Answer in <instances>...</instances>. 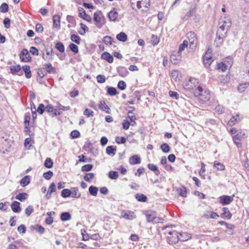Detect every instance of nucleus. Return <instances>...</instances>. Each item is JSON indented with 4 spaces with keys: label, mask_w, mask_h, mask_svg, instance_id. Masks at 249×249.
<instances>
[{
    "label": "nucleus",
    "mask_w": 249,
    "mask_h": 249,
    "mask_svg": "<svg viewBox=\"0 0 249 249\" xmlns=\"http://www.w3.org/2000/svg\"><path fill=\"white\" fill-rule=\"evenodd\" d=\"M239 135H235L233 137L232 139L234 141V143L237 145V146L239 147L241 145V143L240 142V139Z\"/></svg>",
    "instance_id": "obj_55"
},
{
    "label": "nucleus",
    "mask_w": 249,
    "mask_h": 249,
    "mask_svg": "<svg viewBox=\"0 0 249 249\" xmlns=\"http://www.w3.org/2000/svg\"><path fill=\"white\" fill-rule=\"evenodd\" d=\"M45 68L47 71L49 73H54L55 72V69L52 66L51 64L47 63L45 64Z\"/></svg>",
    "instance_id": "obj_43"
},
{
    "label": "nucleus",
    "mask_w": 249,
    "mask_h": 249,
    "mask_svg": "<svg viewBox=\"0 0 249 249\" xmlns=\"http://www.w3.org/2000/svg\"><path fill=\"white\" fill-rule=\"evenodd\" d=\"M181 54L177 51L173 52L170 56V61L174 65H177L181 61Z\"/></svg>",
    "instance_id": "obj_6"
},
{
    "label": "nucleus",
    "mask_w": 249,
    "mask_h": 249,
    "mask_svg": "<svg viewBox=\"0 0 249 249\" xmlns=\"http://www.w3.org/2000/svg\"><path fill=\"white\" fill-rule=\"evenodd\" d=\"M108 177L112 179H116L118 177V173L116 171H111L108 172Z\"/></svg>",
    "instance_id": "obj_46"
},
{
    "label": "nucleus",
    "mask_w": 249,
    "mask_h": 249,
    "mask_svg": "<svg viewBox=\"0 0 249 249\" xmlns=\"http://www.w3.org/2000/svg\"><path fill=\"white\" fill-rule=\"evenodd\" d=\"M223 213L221 214V217L223 218L230 219L231 218L232 214L230 212L228 208L224 207L222 209Z\"/></svg>",
    "instance_id": "obj_20"
},
{
    "label": "nucleus",
    "mask_w": 249,
    "mask_h": 249,
    "mask_svg": "<svg viewBox=\"0 0 249 249\" xmlns=\"http://www.w3.org/2000/svg\"><path fill=\"white\" fill-rule=\"evenodd\" d=\"M55 48L61 53H63L65 51L64 45L60 42H57L56 44Z\"/></svg>",
    "instance_id": "obj_49"
},
{
    "label": "nucleus",
    "mask_w": 249,
    "mask_h": 249,
    "mask_svg": "<svg viewBox=\"0 0 249 249\" xmlns=\"http://www.w3.org/2000/svg\"><path fill=\"white\" fill-rule=\"evenodd\" d=\"M89 192L90 195H91L93 196H96L97 195V192L98 189L97 187L93 186H90L89 187Z\"/></svg>",
    "instance_id": "obj_45"
},
{
    "label": "nucleus",
    "mask_w": 249,
    "mask_h": 249,
    "mask_svg": "<svg viewBox=\"0 0 249 249\" xmlns=\"http://www.w3.org/2000/svg\"><path fill=\"white\" fill-rule=\"evenodd\" d=\"M71 191L68 189H64L61 192V196L64 198L71 196Z\"/></svg>",
    "instance_id": "obj_44"
},
{
    "label": "nucleus",
    "mask_w": 249,
    "mask_h": 249,
    "mask_svg": "<svg viewBox=\"0 0 249 249\" xmlns=\"http://www.w3.org/2000/svg\"><path fill=\"white\" fill-rule=\"evenodd\" d=\"M19 57L21 60L24 62H29L31 60V57L30 56L28 51L25 49L21 51Z\"/></svg>",
    "instance_id": "obj_8"
},
{
    "label": "nucleus",
    "mask_w": 249,
    "mask_h": 249,
    "mask_svg": "<svg viewBox=\"0 0 249 249\" xmlns=\"http://www.w3.org/2000/svg\"><path fill=\"white\" fill-rule=\"evenodd\" d=\"M79 17L83 19L90 22L91 21V18L89 15L86 14L85 10L82 7L78 8Z\"/></svg>",
    "instance_id": "obj_13"
},
{
    "label": "nucleus",
    "mask_w": 249,
    "mask_h": 249,
    "mask_svg": "<svg viewBox=\"0 0 249 249\" xmlns=\"http://www.w3.org/2000/svg\"><path fill=\"white\" fill-rule=\"evenodd\" d=\"M196 83H198L197 80L194 78H191L186 83L184 84L183 88L189 90L192 89L194 88L193 86L195 87L196 86L195 85Z\"/></svg>",
    "instance_id": "obj_11"
},
{
    "label": "nucleus",
    "mask_w": 249,
    "mask_h": 249,
    "mask_svg": "<svg viewBox=\"0 0 249 249\" xmlns=\"http://www.w3.org/2000/svg\"><path fill=\"white\" fill-rule=\"evenodd\" d=\"M241 121V118L239 114H236L233 115L232 118L228 122V124L231 126L234 125Z\"/></svg>",
    "instance_id": "obj_16"
},
{
    "label": "nucleus",
    "mask_w": 249,
    "mask_h": 249,
    "mask_svg": "<svg viewBox=\"0 0 249 249\" xmlns=\"http://www.w3.org/2000/svg\"><path fill=\"white\" fill-rule=\"evenodd\" d=\"M186 37L189 42L190 47L193 50L195 49L198 43L196 34L194 32L190 31L187 33Z\"/></svg>",
    "instance_id": "obj_3"
},
{
    "label": "nucleus",
    "mask_w": 249,
    "mask_h": 249,
    "mask_svg": "<svg viewBox=\"0 0 249 249\" xmlns=\"http://www.w3.org/2000/svg\"><path fill=\"white\" fill-rule=\"evenodd\" d=\"M234 195L232 196H222L219 197L220 202L223 205L230 204L233 200Z\"/></svg>",
    "instance_id": "obj_12"
},
{
    "label": "nucleus",
    "mask_w": 249,
    "mask_h": 249,
    "mask_svg": "<svg viewBox=\"0 0 249 249\" xmlns=\"http://www.w3.org/2000/svg\"><path fill=\"white\" fill-rule=\"evenodd\" d=\"M101 58L107 60L108 63H111L113 61V56L107 52H104L101 55Z\"/></svg>",
    "instance_id": "obj_25"
},
{
    "label": "nucleus",
    "mask_w": 249,
    "mask_h": 249,
    "mask_svg": "<svg viewBox=\"0 0 249 249\" xmlns=\"http://www.w3.org/2000/svg\"><path fill=\"white\" fill-rule=\"evenodd\" d=\"M129 163L131 164L135 165L141 163V159L138 155H134L130 157Z\"/></svg>",
    "instance_id": "obj_26"
},
{
    "label": "nucleus",
    "mask_w": 249,
    "mask_h": 249,
    "mask_svg": "<svg viewBox=\"0 0 249 249\" xmlns=\"http://www.w3.org/2000/svg\"><path fill=\"white\" fill-rule=\"evenodd\" d=\"M71 39L73 42L78 44H80V38L78 36L73 34L71 36Z\"/></svg>",
    "instance_id": "obj_56"
},
{
    "label": "nucleus",
    "mask_w": 249,
    "mask_h": 249,
    "mask_svg": "<svg viewBox=\"0 0 249 249\" xmlns=\"http://www.w3.org/2000/svg\"><path fill=\"white\" fill-rule=\"evenodd\" d=\"M60 18L58 15H55L53 17V26L54 27H59L60 26Z\"/></svg>",
    "instance_id": "obj_31"
},
{
    "label": "nucleus",
    "mask_w": 249,
    "mask_h": 249,
    "mask_svg": "<svg viewBox=\"0 0 249 249\" xmlns=\"http://www.w3.org/2000/svg\"><path fill=\"white\" fill-rule=\"evenodd\" d=\"M12 210L15 213H19L21 211L20 203L18 201H14L11 205Z\"/></svg>",
    "instance_id": "obj_23"
},
{
    "label": "nucleus",
    "mask_w": 249,
    "mask_h": 249,
    "mask_svg": "<svg viewBox=\"0 0 249 249\" xmlns=\"http://www.w3.org/2000/svg\"><path fill=\"white\" fill-rule=\"evenodd\" d=\"M188 45V41L187 40H184L183 43L179 45L178 50L177 52L181 54L182 52L185 50V49L187 47Z\"/></svg>",
    "instance_id": "obj_36"
},
{
    "label": "nucleus",
    "mask_w": 249,
    "mask_h": 249,
    "mask_svg": "<svg viewBox=\"0 0 249 249\" xmlns=\"http://www.w3.org/2000/svg\"><path fill=\"white\" fill-rule=\"evenodd\" d=\"M71 196L73 198H78L81 196V194L79 192L78 188L77 187H72L71 189Z\"/></svg>",
    "instance_id": "obj_24"
},
{
    "label": "nucleus",
    "mask_w": 249,
    "mask_h": 249,
    "mask_svg": "<svg viewBox=\"0 0 249 249\" xmlns=\"http://www.w3.org/2000/svg\"><path fill=\"white\" fill-rule=\"evenodd\" d=\"M56 191V186L54 182L51 184L48 188L47 193L45 195V197L47 199H49L51 197L52 194Z\"/></svg>",
    "instance_id": "obj_18"
},
{
    "label": "nucleus",
    "mask_w": 249,
    "mask_h": 249,
    "mask_svg": "<svg viewBox=\"0 0 249 249\" xmlns=\"http://www.w3.org/2000/svg\"><path fill=\"white\" fill-rule=\"evenodd\" d=\"M178 192L179 194V195L182 197H186L187 196V189L184 186H182L179 189H178Z\"/></svg>",
    "instance_id": "obj_29"
},
{
    "label": "nucleus",
    "mask_w": 249,
    "mask_h": 249,
    "mask_svg": "<svg viewBox=\"0 0 249 249\" xmlns=\"http://www.w3.org/2000/svg\"><path fill=\"white\" fill-rule=\"evenodd\" d=\"M30 177L27 175L24 176L20 181V184L22 187H25L30 183Z\"/></svg>",
    "instance_id": "obj_27"
},
{
    "label": "nucleus",
    "mask_w": 249,
    "mask_h": 249,
    "mask_svg": "<svg viewBox=\"0 0 249 249\" xmlns=\"http://www.w3.org/2000/svg\"><path fill=\"white\" fill-rule=\"evenodd\" d=\"M171 77L176 81L179 80L180 74L179 71L177 70H172L171 72Z\"/></svg>",
    "instance_id": "obj_32"
},
{
    "label": "nucleus",
    "mask_w": 249,
    "mask_h": 249,
    "mask_svg": "<svg viewBox=\"0 0 249 249\" xmlns=\"http://www.w3.org/2000/svg\"><path fill=\"white\" fill-rule=\"evenodd\" d=\"M219 216V215L217 213L212 211L206 212L204 214V217L208 219H217Z\"/></svg>",
    "instance_id": "obj_21"
},
{
    "label": "nucleus",
    "mask_w": 249,
    "mask_h": 249,
    "mask_svg": "<svg viewBox=\"0 0 249 249\" xmlns=\"http://www.w3.org/2000/svg\"><path fill=\"white\" fill-rule=\"evenodd\" d=\"M118 17V13L115 8H113L108 13V18L111 21H116Z\"/></svg>",
    "instance_id": "obj_17"
},
{
    "label": "nucleus",
    "mask_w": 249,
    "mask_h": 249,
    "mask_svg": "<svg viewBox=\"0 0 249 249\" xmlns=\"http://www.w3.org/2000/svg\"><path fill=\"white\" fill-rule=\"evenodd\" d=\"M8 5L6 3H3L0 6V11L1 13H5L8 11Z\"/></svg>",
    "instance_id": "obj_51"
},
{
    "label": "nucleus",
    "mask_w": 249,
    "mask_h": 249,
    "mask_svg": "<svg viewBox=\"0 0 249 249\" xmlns=\"http://www.w3.org/2000/svg\"><path fill=\"white\" fill-rule=\"evenodd\" d=\"M249 83H245L240 84L238 87V90L240 92H242L245 90V89L249 87Z\"/></svg>",
    "instance_id": "obj_40"
},
{
    "label": "nucleus",
    "mask_w": 249,
    "mask_h": 249,
    "mask_svg": "<svg viewBox=\"0 0 249 249\" xmlns=\"http://www.w3.org/2000/svg\"><path fill=\"white\" fill-rule=\"evenodd\" d=\"M121 216L125 219L130 220H133L136 218V215L134 213L131 211H122L121 213Z\"/></svg>",
    "instance_id": "obj_14"
},
{
    "label": "nucleus",
    "mask_w": 249,
    "mask_h": 249,
    "mask_svg": "<svg viewBox=\"0 0 249 249\" xmlns=\"http://www.w3.org/2000/svg\"><path fill=\"white\" fill-rule=\"evenodd\" d=\"M213 167L220 171H223L225 169V166L223 164L217 161H215L214 162Z\"/></svg>",
    "instance_id": "obj_48"
},
{
    "label": "nucleus",
    "mask_w": 249,
    "mask_h": 249,
    "mask_svg": "<svg viewBox=\"0 0 249 249\" xmlns=\"http://www.w3.org/2000/svg\"><path fill=\"white\" fill-rule=\"evenodd\" d=\"M215 111L216 112H217L218 113L222 114L224 112L225 108L223 106L220 105H218L215 107Z\"/></svg>",
    "instance_id": "obj_58"
},
{
    "label": "nucleus",
    "mask_w": 249,
    "mask_h": 249,
    "mask_svg": "<svg viewBox=\"0 0 249 249\" xmlns=\"http://www.w3.org/2000/svg\"><path fill=\"white\" fill-rule=\"evenodd\" d=\"M204 64L206 67H209L213 62L212 57L210 53L207 51L203 57Z\"/></svg>",
    "instance_id": "obj_15"
},
{
    "label": "nucleus",
    "mask_w": 249,
    "mask_h": 249,
    "mask_svg": "<svg viewBox=\"0 0 249 249\" xmlns=\"http://www.w3.org/2000/svg\"><path fill=\"white\" fill-rule=\"evenodd\" d=\"M99 108L100 110L105 111L107 113H110V109L109 107L106 104V103L103 101H101L100 102V103L99 105Z\"/></svg>",
    "instance_id": "obj_22"
},
{
    "label": "nucleus",
    "mask_w": 249,
    "mask_h": 249,
    "mask_svg": "<svg viewBox=\"0 0 249 249\" xmlns=\"http://www.w3.org/2000/svg\"><path fill=\"white\" fill-rule=\"evenodd\" d=\"M103 42L107 45H111L113 42V39L109 36H106L104 37Z\"/></svg>",
    "instance_id": "obj_54"
},
{
    "label": "nucleus",
    "mask_w": 249,
    "mask_h": 249,
    "mask_svg": "<svg viewBox=\"0 0 249 249\" xmlns=\"http://www.w3.org/2000/svg\"><path fill=\"white\" fill-rule=\"evenodd\" d=\"M160 149L164 153H168L170 150L169 146L166 143H162L160 145Z\"/></svg>",
    "instance_id": "obj_47"
},
{
    "label": "nucleus",
    "mask_w": 249,
    "mask_h": 249,
    "mask_svg": "<svg viewBox=\"0 0 249 249\" xmlns=\"http://www.w3.org/2000/svg\"><path fill=\"white\" fill-rule=\"evenodd\" d=\"M22 69L25 72V75L26 78H30L31 77V71H30V67L29 66L25 65L22 67Z\"/></svg>",
    "instance_id": "obj_33"
},
{
    "label": "nucleus",
    "mask_w": 249,
    "mask_h": 249,
    "mask_svg": "<svg viewBox=\"0 0 249 249\" xmlns=\"http://www.w3.org/2000/svg\"><path fill=\"white\" fill-rule=\"evenodd\" d=\"M224 62L228 65V67H231L233 62V58L231 56L227 57L225 58Z\"/></svg>",
    "instance_id": "obj_53"
},
{
    "label": "nucleus",
    "mask_w": 249,
    "mask_h": 249,
    "mask_svg": "<svg viewBox=\"0 0 249 249\" xmlns=\"http://www.w3.org/2000/svg\"><path fill=\"white\" fill-rule=\"evenodd\" d=\"M217 35L224 36L231 26V19L226 17H221L220 19Z\"/></svg>",
    "instance_id": "obj_1"
},
{
    "label": "nucleus",
    "mask_w": 249,
    "mask_h": 249,
    "mask_svg": "<svg viewBox=\"0 0 249 249\" xmlns=\"http://www.w3.org/2000/svg\"><path fill=\"white\" fill-rule=\"evenodd\" d=\"M132 113L131 111H129L128 112V116L126 119L127 120L129 123H130V125L133 126L136 124V123L135 121L136 118L133 115H130V114Z\"/></svg>",
    "instance_id": "obj_28"
},
{
    "label": "nucleus",
    "mask_w": 249,
    "mask_h": 249,
    "mask_svg": "<svg viewBox=\"0 0 249 249\" xmlns=\"http://www.w3.org/2000/svg\"><path fill=\"white\" fill-rule=\"evenodd\" d=\"M194 94L195 96L198 97L199 99L203 102L208 101L211 98L209 90H204L199 85H197L196 88L194 91Z\"/></svg>",
    "instance_id": "obj_2"
},
{
    "label": "nucleus",
    "mask_w": 249,
    "mask_h": 249,
    "mask_svg": "<svg viewBox=\"0 0 249 249\" xmlns=\"http://www.w3.org/2000/svg\"><path fill=\"white\" fill-rule=\"evenodd\" d=\"M60 218L61 220L65 221L70 220L71 218V215L69 213L65 212L61 214Z\"/></svg>",
    "instance_id": "obj_39"
},
{
    "label": "nucleus",
    "mask_w": 249,
    "mask_h": 249,
    "mask_svg": "<svg viewBox=\"0 0 249 249\" xmlns=\"http://www.w3.org/2000/svg\"><path fill=\"white\" fill-rule=\"evenodd\" d=\"M34 212L33 207L32 206H28L25 210V213L27 216H30Z\"/></svg>",
    "instance_id": "obj_64"
},
{
    "label": "nucleus",
    "mask_w": 249,
    "mask_h": 249,
    "mask_svg": "<svg viewBox=\"0 0 249 249\" xmlns=\"http://www.w3.org/2000/svg\"><path fill=\"white\" fill-rule=\"evenodd\" d=\"M179 240L182 241H186L191 238V234L187 232H182L179 233Z\"/></svg>",
    "instance_id": "obj_30"
},
{
    "label": "nucleus",
    "mask_w": 249,
    "mask_h": 249,
    "mask_svg": "<svg viewBox=\"0 0 249 249\" xmlns=\"http://www.w3.org/2000/svg\"><path fill=\"white\" fill-rule=\"evenodd\" d=\"M97 81L99 83H104L106 82V77L103 75H98L97 76Z\"/></svg>",
    "instance_id": "obj_62"
},
{
    "label": "nucleus",
    "mask_w": 249,
    "mask_h": 249,
    "mask_svg": "<svg viewBox=\"0 0 249 249\" xmlns=\"http://www.w3.org/2000/svg\"><path fill=\"white\" fill-rule=\"evenodd\" d=\"M94 177V174L92 173L86 174L84 177V179L88 182L90 181L91 179H92Z\"/></svg>",
    "instance_id": "obj_60"
},
{
    "label": "nucleus",
    "mask_w": 249,
    "mask_h": 249,
    "mask_svg": "<svg viewBox=\"0 0 249 249\" xmlns=\"http://www.w3.org/2000/svg\"><path fill=\"white\" fill-rule=\"evenodd\" d=\"M84 114L87 117H92L94 115V112L89 108H86L84 111Z\"/></svg>",
    "instance_id": "obj_59"
},
{
    "label": "nucleus",
    "mask_w": 249,
    "mask_h": 249,
    "mask_svg": "<svg viewBox=\"0 0 249 249\" xmlns=\"http://www.w3.org/2000/svg\"><path fill=\"white\" fill-rule=\"evenodd\" d=\"M53 165V162L50 158H47L44 162V166L48 168H51Z\"/></svg>",
    "instance_id": "obj_50"
},
{
    "label": "nucleus",
    "mask_w": 249,
    "mask_h": 249,
    "mask_svg": "<svg viewBox=\"0 0 249 249\" xmlns=\"http://www.w3.org/2000/svg\"><path fill=\"white\" fill-rule=\"evenodd\" d=\"M53 49L46 48L42 53V58L45 61H52L53 59Z\"/></svg>",
    "instance_id": "obj_7"
},
{
    "label": "nucleus",
    "mask_w": 249,
    "mask_h": 249,
    "mask_svg": "<svg viewBox=\"0 0 249 249\" xmlns=\"http://www.w3.org/2000/svg\"><path fill=\"white\" fill-rule=\"evenodd\" d=\"M168 234V235H167V241L169 244H175L179 240L178 233L176 231H169Z\"/></svg>",
    "instance_id": "obj_5"
},
{
    "label": "nucleus",
    "mask_w": 249,
    "mask_h": 249,
    "mask_svg": "<svg viewBox=\"0 0 249 249\" xmlns=\"http://www.w3.org/2000/svg\"><path fill=\"white\" fill-rule=\"evenodd\" d=\"M102 18H104V17L101 11L97 12L94 13L93 20L96 23V26L99 28H101L102 26V25L100 24V22L101 21Z\"/></svg>",
    "instance_id": "obj_9"
},
{
    "label": "nucleus",
    "mask_w": 249,
    "mask_h": 249,
    "mask_svg": "<svg viewBox=\"0 0 249 249\" xmlns=\"http://www.w3.org/2000/svg\"><path fill=\"white\" fill-rule=\"evenodd\" d=\"M117 39L122 42H125L127 39V36L124 32H121L117 35Z\"/></svg>",
    "instance_id": "obj_37"
},
{
    "label": "nucleus",
    "mask_w": 249,
    "mask_h": 249,
    "mask_svg": "<svg viewBox=\"0 0 249 249\" xmlns=\"http://www.w3.org/2000/svg\"><path fill=\"white\" fill-rule=\"evenodd\" d=\"M20 70H21V68L19 65H16V66H12L10 67L11 72L13 74H15L18 72L20 71Z\"/></svg>",
    "instance_id": "obj_41"
},
{
    "label": "nucleus",
    "mask_w": 249,
    "mask_h": 249,
    "mask_svg": "<svg viewBox=\"0 0 249 249\" xmlns=\"http://www.w3.org/2000/svg\"><path fill=\"white\" fill-rule=\"evenodd\" d=\"M107 93L110 96H113L117 94V90L115 88L109 87L107 90Z\"/></svg>",
    "instance_id": "obj_52"
},
{
    "label": "nucleus",
    "mask_w": 249,
    "mask_h": 249,
    "mask_svg": "<svg viewBox=\"0 0 249 249\" xmlns=\"http://www.w3.org/2000/svg\"><path fill=\"white\" fill-rule=\"evenodd\" d=\"M150 5L149 1L146 2L143 1H138L137 2V7L139 9L142 11H146L147 8Z\"/></svg>",
    "instance_id": "obj_19"
},
{
    "label": "nucleus",
    "mask_w": 249,
    "mask_h": 249,
    "mask_svg": "<svg viewBox=\"0 0 249 249\" xmlns=\"http://www.w3.org/2000/svg\"><path fill=\"white\" fill-rule=\"evenodd\" d=\"M136 198L140 202H146L147 200V197L145 195L142 194H137L135 195Z\"/></svg>",
    "instance_id": "obj_38"
},
{
    "label": "nucleus",
    "mask_w": 249,
    "mask_h": 249,
    "mask_svg": "<svg viewBox=\"0 0 249 249\" xmlns=\"http://www.w3.org/2000/svg\"><path fill=\"white\" fill-rule=\"evenodd\" d=\"M146 220L148 222L158 223L162 222L163 219L156 216L155 212L152 211H148L145 213Z\"/></svg>",
    "instance_id": "obj_4"
},
{
    "label": "nucleus",
    "mask_w": 249,
    "mask_h": 249,
    "mask_svg": "<svg viewBox=\"0 0 249 249\" xmlns=\"http://www.w3.org/2000/svg\"><path fill=\"white\" fill-rule=\"evenodd\" d=\"M28 196L26 193H20L16 196L15 198L22 202L27 198Z\"/></svg>",
    "instance_id": "obj_34"
},
{
    "label": "nucleus",
    "mask_w": 249,
    "mask_h": 249,
    "mask_svg": "<svg viewBox=\"0 0 249 249\" xmlns=\"http://www.w3.org/2000/svg\"><path fill=\"white\" fill-rule=\"evenodd\" d=\"M196 9L197 7L196 5L191 6L189 11L182 18L183 21H186L188 20L190 17L195 16L196 14Z\"/></svg>",
    "instance_id": "obj_10"
},
{
    "label": "nucleus",
    "mask_w": 249,
    "mask_h": 249,
    "mask_svg": "<svg viewBox=\"0 0 249 249\" xmlns=\"http://www.w3.org/2000/svg\"><path fill=\"white\" fill-rule=\"evenodd\" d=\"M106 152L108 155H115L116 152V148L113 146H108L106 148Z\"/></svg>",
    "instance_id": "obj_35"
},
{
    "label": "nucleus",
    "mask_w": 249,
    "mask_h": 249,
    "mask_svg": "<svg viewBox=\"0 0 249 249\" xmlns=\"http://www.w3.org/2000/svg\"><path fill=\"white\" fill-rule=\"evenodd\" d=\"M69 47H70V50L72 52L74 53H78V51H79L78 47L76 45H75L73 43H71Z\"/></svg>",
    "instance_id": "obj_57"
},
{
    "label": "nucleus",
    "mask_w": 249,
    "mask_h": 249,
    "mask_svg": "<svg viewBox=\"0 0 249 249\" xmlns=\"http://www.w3.org/2000/svg\"><path fill=\"white\" fill-rule=\"evenodd\" d=\"M93 168V165L92 164H86L82 167V171H90Z\"/></svg>",
    "instance_id": "obj_61"
},
{
    "label": "nucleus",
    "mask_w": 249,
    "mask_h": 249,
    "mask_svg": "<svg viewBox=\"0 0 249 249\" xmlns=\"http://www.w3.org/2000/svg\"><path fill=\"white\" fill-rule=\"evenodd\" d=\"M118 88L121 90H124L125 89L126 85L124 81H120L118 83Z\"/></svg>",
    "instance_id": "obj_63"
},
{
    "label": "nucleus",
    "mask_w": 249,
    "mask_h": 249,
    "mask_svg": "<svg viewBox=\"0 0 249 249\" xmlns=\"http://www.w3.org/2000/svg\"><path fill=\"white\" fill-rule=\"evenodd\" d=\"M228 65H227L224 62H221L217 64V69L221 70L222 72H224L227 69Z\"/></svg>",
    "instance_id": "obj_42"
}]
</instances>
